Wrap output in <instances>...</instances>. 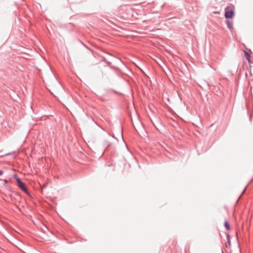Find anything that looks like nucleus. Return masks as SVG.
<instances>
[{"label":"nucleus","instance_id":"3","mask_svg":"<svg viewBox=\"0 0 253 253\" xmlns=\"http://www.w3.org/2000/svg\"><path fill=\"white\" fill-rule=\"evenodd\" d=\"M226 23H227V27L229 29L230 31L231 32H232L233 30V22L232 21L227 20Z\"/></svg>","mask_w":253,"mask_h":253},{"label":"nucleus","instance_id":"1","mask_svg":"<svg viewBox=\"0 0 253 253\" xmlns=\"http://www.w3.org/2000/svg\"><path fill=\"white\" fill-rule=\"evenodd\" d=\"M224 15L226 18H232L234 15V12L231 9L226 8Z\"/></svg>","mask_w":253,"mask_h":253},{"label":"nucleus","instance_id":"7","mask_svg":"<svg viewBox=\"0 0 253 253\" xmlns=\"http://www.w3.org/2000/svg\"><path fill=\"white\" fill-rule=\"evenodd\" d=\"M16 181H17V182L18 183V184L22 182V181L21 180V179L19 177H17L16 178Z\"/></svg>","mask_w":253,"mask_h":253},{"label":"nucleus","instance_id":"2","mask_svg":"<svg viewBox=\"0 0 253 253\" xmlns=\"http://www.w3.org/2000/svg\"><path fill=\"white\" fill-rule=\"evenodd\" d=\"M18 186L25 193H27L28 192L25 184L22 181L18 184Z\"/></svg>","mask_w":253,"mask_h":253},{"label":"nucleus","instance_id":"8","mask_svg":"<svg viewBox=\"0 0 253 253\" xmlns=\"http://www.w3.org/2000/svg\"><path fill=\"white\" fill-rule=\"evenodd\" d=\"M3 172L2 170H0V176L2 175L3 174Z\"/></svg>","mask_w":253,"mask_h":253},{"label":"nucleus","instance_id":"4","mask_svg":"<svg viewBox=\"0 0 253 253\" xmlns=\"http://www.w3.org/2000/svg\"><path fill=\"white\" fill-rule=\"evenodd\" d=\"M244 53H245V56L246 57L247 59L248 60V62H250V60H251L250 59L251 56H250V54L246 50H244Z\"/></svg>","mask_w":253,"mask_h":253},{"label":"nucleus","instance_id":"5","mask_svg":"<svg viewBox=\"0 0 253 253\" xmlns=\"http://www.w3.org/2000/svg\"><path fill=\"white\" fill-rule=\"evenodd\" d=\"M224 226L227 230H229L230 229V224L227 221H225Z\"/></svg>","mask_w":253,"mask_h":253},{"label":"nucleus","instance_id":"6","mask_svg":"<svg viewBox=\"0 0 253 253\" xmlns=\"http://www.w3.org/2000/svg\"><path fill=\"white\" fill-rule=\"evenodd\" d=\"M226 237L227 239V244L229 246L230 245V236L229 234H226Z\"/></svg>","mask_w":253,"mask_h":253}]
</instances>
